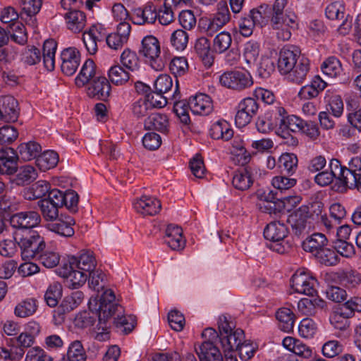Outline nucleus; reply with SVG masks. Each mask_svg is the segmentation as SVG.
<instances>
[{
    "label": "nucleus",
    "instance_id": "48",
    "mask_svg": "<svg viewBox=\"0 0 361 361\" xmlns=\"http://www.w3.org/2000/svg\"><path fill=\"white\" fill-rule=\"evenodd\" d=\"M298 158L295 154L283 153L279 159V166L282 173L291 176L298 169Z\"/></svg>",
    "mask_w": 361,
    "mask_h": 361
},
{
    "label": "nucleus",
    "instance_id": "22",
    "mask_svg": "<svg viewBox=\"0 0 361 361\" xmlns=\"http://www.w3.org/2000/svg\"><path fill=\"white\" fill-rule=\"evenodd\" d=\"M42 4V0H20V16L33 28L36 27L35 16L40 11Z\"/></svg>",
    "mask_w": 361,
    "mask_h": 361
},
{
    "label": "nucleus",
    "instance_id": "36",
    "mask_svg": "<svg viewBox=\"0 0 361 361\" xmlns=\"http://www.w3.org/2000/svg\"><path fill=\"white\" fill-rule=\"evenodd\" d=\"M18 157L16 152L9 148L8 152L0 156V173L11 175L17 171Z\"/></svg>",
    "mask_w": 361,
    "mask_h": 361
},
{
    "label": "nucleus",
    "instance_id": "26",
    "mask_svg": "<svg viewBox=\"0 0 361 361\" xmlns=\"http://www.w3.org/2000/svg\"><path fill=\"white\" fill-rule=\"evenodd\" d=\"M69 264L71 269H78L87 274L92 271L96 266L95 259L90 251H83L78 257H72Z\"/></svg>",
    "mask_w": 361,
    "mask_h": 361
},
{
    "label": "nucleus",
    "instance_id": "24",
    "mask_svg": "<svg viewBox=\"0 0 361 361\" xmlns=\"http://www.w3.org/2000/svg\"><path fill=\"white\" fill-rule=\"evenodd\" d=\"M337 180L341 182L343 189H357L361 191V176L350 172L347 170V167L343 166L341 164L337 173Z\"/></svg>",
    "mask_w": 361,
    "mask_h": 361
},
{
    "label": "nucleus",
    "instance_id": "25",
    "mask_svg": "<svg viewBox=\"0 0 361 361\" xmlns=\"http://www.w3.org/2000/svg\"><path fill=\"white\" fill-rule=\"evenodd\" d=\"M74 224L73 219L70 216H66L64 219L57 218L47 225V228L60 236L69 238L74 235L75 231L73 228Z\"/></svg>",
    "mask_w": 361,
    "mask_h": 361
},
{
    "label": "nucleus",
    "instance_id": "1",
    "mask_svg": "<svg viewBox=\"0 0 361 361\" xmlns=\"http://www.w3.org/2000/svg\"><path fill=\"white\" fill-rule=\"evenodd\" d=\"M114 293L111 289H106L101 295L98 305V319L107 321L110 317H114V324L115 326L123 331L125 334H129L134 329L136 319L135 317L131 314L123 315V308L119 305L115 300Z\"/></svg>",
    "mask_w": 361,
    "mask_h": 361
},
{
    "label": "nucleus",
    "instance_id": "10",
    "mask_svg": "<svg viewBox=\"0 0 361 361\" xmlns=\"http://www.w3.org/2000/svg\"><path fill=\"white\" fill-rule=\"evenodd\" d=\"M325 14L330 20H343L338 27L340 34L345 35L349 32L352 27L353 18L349 14L345 16V8L341 2L335 1L328 5Z\"/></svg>",
    "mask_w": 361,
    "mask_h": 361
},
{
    "label": "nucleus",
    "instance_id": "19",
    "mask_svg": "<svg viewBox=\"0 0 361 361\" xmlns=\"http://www.w3.org/2000/svg\"><path fill=\"white\" fill-rule=\"evenodd\" d=\"M0 109L5 122H15L20 114L18 101L12 96L6 95L0 99Z\"/></svg>",
    "mask_w": 361,
    "mask_h": 361
},
{
    "label": "nucleus",
    "instance_id": "32",
    "mask_svg": "<svg viewBox=\"0 0 361 361\" xmlns=\"http://www.w3.org/2000/svg\"><path fill=\"white\" fill-rule=\"evenodd\" d=\"M165 243L173 250H182L185 246L182 228L176 225H169L166 229Z\"/></svg>",
    "mask_w": 361,
    "mask_h": 361
},
{
    "label": "nucleus",
    "instance_id": "52",
    "mask_svg": "<svg viewBox=\"0 0 361 361\" xmlns=\"http://www.w3.org/2000/svg\"><path fill=\"white\" fill-rule=\"evenodd\" d=\"M324 99L332 114L335 117L339 118L343 112V102L341 96L334 94L330 90H327L325 94Z\"/></svg>",
    "mask_w": 361,
    "mask_h": 361
},
{
    "label": "nucleus",
    "instance_id": "21",
    "mask_svg": "<svg viewBox=\"0 0 361 361\" xmlns=\"http://www.w3.org/2000/svg\"><path fill=\"white\" fill-rule=\"evenodd\" d=\"M189 108L194 114L206 116L213 110L212 101L205 94H198L191 97L188 102Z\"/></svg>",
    "mask_w": 361,
    "mask_h": 361
},
{
    "label": "nucleus",
    "instance_id": "58",
    "mask_svg": "<svg viewBox=\"0 0 361 361\" xmlns=\"http://www.w3.org/2000/svg\"><path fill=\"white\" fill-rule=\"evenodd\" d=\"M232 43L231 34L226 31H222L217 34L213 40V49L215 52L221 54L228 49Z\"/></svg>",
    "mask_w": 361,
    "mask_h": 361
},
{
    "label": "nucleus",
    "instance_id": "23",
    "mask_svg": "<svg viewBox=\"0 0 361 361\" xmlns=\"http://www.w3.org/2000/svg\"><path fill=\"white\" fill-rule=\"evenodd\" d=\"M245 339L244 331L236 329L233 331L220 337V346L222 352H236Z\"/></svg>",
    "mask_w": 361,
    "mask_h": 361
},
{
    "label": "nucleus",
    "instance_id": "7",
    "mask_svg": "<svg viewBox=\"0 0 361 361\" xmlns=\"http://www.w3.org/2000/svg\"><path fill=\"white\" fill-rule=\"evenodd\" d=\"M270 25L276 30L278 39L283 41L288 40L291 37L290 29L297 26V16L295 13L287 12L284 14L271 15Z\"/></svg>",
    "mask_w": 361,
    "mask_h": 361
},
{
    "label": "nucleus",
    "instance_id": "57",
    "mask_svg": "<svg viewBox=\"0 0 361 361\" xmlns=\"http://www.w3.org/2000/svg\"><path fill=\"white\" fill-rule=\"evenodd\" d=\"M314 257L321 264L329 267L336 265L340 259L335 249H331L325 247L317 253Z\"/></svg>",
    "mask_w": 361,
    "mask_h": 361
},
{
    "label": "nucleus",
    "instance_id": "55",
    "mask_svg": "<svg viewBox=\"0 0 361 361\" xmlns=\"http://www.w3.org/2000/svg\"><path fill=\"white\" fill-rule=\"evenodd\" d=\"M35 259L38 260L44 267L51 269L59 264L60 256L58 252L45 247L39 253Z\"/></svg>",
    "mask_w": 361,
    "mask_h": 361
},
{
    "label": "nucleus",
    "instance_id": "4",
    "mask_svg": "<svg viewBox=\"0 0 361 361\" xmlns=\"http://www.w3.org/2000/svg\"><path fill=\"white\" fill-rule=\"evenodd\" d=\"M219 82L222 86L238 92L253 85L252 77L245 69L226 71L220 75Z\"/></svg>",
    "mask_w": 361,
    "mask_h": 361
},
{
    "label": "nucleus",
    "instance_id": "45",
    "mask_svg": "<svg viewBox=\"0 0 361 361\" xmlns=\"http://www.w3.org/2000/svg\"><path fill=\"white\" fill-rule=\"evenodd\" d=\"M255 126L257 130L261 133L266 134L273 130L276 126H278L277 119L274 116V110L258 116Z\"/></svg>",
    "mask_w": 361,
    "mask_h": 361
},
{
    "label": "nucleus",
    "instance_id": "28",
    "mask_svg": "<svg viewBox=\"0 0 361 361\" xmlns=\"http://www.w3.org/2000/svg\"><path fill=\"white\" fill-rule=\"evenodd\" d=\"M326 82L324 81L320 76L314 77L310 84L302 87L298 94L301 99H310L315 98L324 90Z\"/></svg>",
    "mask_w": 361,
    "mask_h": 361
},
{
    "label": "nucleus",
    "instance_id": "3",
    "mask_svg": "<svg viewBox=\"0 0 361 361\" xmlns=\"http://www.w3.org/2000/svg\"><path fill=\"white\" fill-rule=\"evenodd\" d=\"M288 234L287 226L279 221L270 222L264 229V236L269 241L267 246L279 254L286 253L290 249V244L285 241Z\"/></svg>",
    "mask_w": 361,
    "mask_h": 361
},
{
    "label": "nucleus",
    "instance_id": "5",
    "mask_svg": "<svg viewBox=\"0 0 361 361\" xmlns=\"http://www.w3.org/2000/svg\"><path fill=\"white\" fill-rule=\"evenodd\" d=\"M139 53L147 59L151 67L156 71H161L165 66V62L160 56V44L157 37L147 35L141 41Z\"/></svg>",
    "mask_w": 361,
    "mask_h": 361
},
{
    "label": "nucleus",
    "instance_id": "46",
    "mask_svg": "<svg viewBox=\"0 0 361 361\" xmlns=\"http://www.w3.org/2000/svg\"><path fill=\"white\" fill-rule=\"evenodd\" d=\"M276 319L279 324V327L284 332H290L294 326V314L293 312L286 307L280 308L276 313Z\"/></svg>",
    "mask_w": 361,
    "mask_h": 361
},
{
    "label": "nucleus",
    "instance_id": "14",
    "mask_svg": "<svg viewBox=\"0 0 361 361\" xmlns=\"http://www.w3.org/2000/svg\"><path fill=\"white\" fill-rule=\"evenodd\" d=\"M87 84V94L88 97L100 100H105L109 97L111 85L105 77L101 75L94 77Z\"/></svg>",
    "mask_w": 361,
    "mask_h": 361
},
{
    "label": "nucleus",
    "instance_id": "30",
    "mask_svg": "<svg viewBox=\"0 0 361 361\" xmlns=\"http://www.w3.org/2000/svg\"><path fill=\"white\" fill-rule=\"evenodd\" d=\"M67 28L74 33L81 32L86 24L85 14L79 10L68 11L64 14Z\"/></svg>",
    "mask_w": 361,
    "mask_h": 361
},
{
    "label": "nucleus",
    "instance_id": "33",
    "mask_svg": "<svg viewBox=\"0 0 361 361\" xmlns=\"http://www.w3.org/2000/svg\"><path fill=\"white\" fill-rule=\"evenodd\" d=\"M328 243L327 238L321 233H314L308 236L302 244L305 252L312 253L314 256Z\"/></svg>",
    "mask_w": 361,
    "mask_h": 361
},
{
    "label": "nucleus",
    "instance_id": "41",
    "mask_svg": "<svg viewBox=\"0 0 361 361\" xmlns=\"http://www.w3.org/2000/svg\"><path fill=\"white\" fill-rule=\"evenodd\" d=\"M169 118L166 114L159 113L151 114L145 121V128L149 130H156L161 133L168 130Z\"/></svg>",
    "mask_w": 361,
    "mask_h": 361
},
{
    "label": "nucleus",
    "instance_id": "51",
    "mask_svg": "<svg viewBox=\"0 0 361 361\" xmlns=\"http://www.w3.org/2000/svg\"><path fill=\"white\" fill-rule=\"evenodd\" d=\"M37 176V171L34 166L25 165L20 168L14 182L18 185H28L36 180Z\"/></svg>",
    "mask_w": 361,
    "mask_h": 361
},
{
    "label": "nucleus",
    "instance_id": "15",
    "mask_svg": "<svg viewBox=\"0 0 361 361\" xmlns=\"http://www.w3.org/2000/svg\"><path fill=\"white\" fill-rule=\"evenodd\" d=\"M308 218L307 207H300L289 215L287 222L291 226L294 233L296 235H300L303 233L308 231L310 228Z\"/></svg>",
    "mask_w": 361,
    "mask_h": 361
},
{
    "label": "nucleus",
    "instance_id": "17",
    "mask_svg": "<svg viewBox=\"0 0 361 361\" xmlns=\"http://www.w3.org/2000/svg\"><path fill=\"white\" fill-rule=\"evenodd\" d=\"M133 208L142 216H153L159 213L161 203L155 197L143 195L133 202Z\"/></svg>",
    "mask_w": 361,
    "mask_h": 361
},
{
    "label": "nucleus",
    "instance_id": "44",
    "mask_svg": "<svg viewBox=\"0 0 361 361\" xmlns=\"http://www.w3.org/2000/svg\"><path fill=\"white\" fill-rule=\"evenodd\" d=\"M325 306V301L320 298H302L298 302V309L300 312L305 315L315 314L316 309H322Z\"/></svg>",
    "mask_w": 361,
    "mask_h": 361
},
{
    "label": "nucleus",
    "instance_id": "2",
    "mask_svg": "<svg viewBox=\"0 0 361 361\" xmlns=\"http://www.w3.org/2000/svg\"><path fill=\"white\" fill-rule=\"evenodd\" d=\"M15 240L20 248L21 257L24 260L35 259L46 246L44 238L35 230L27 231L23 234L16 232Z\"/></svg>",
    "mask_w": 361,
    "mask_h": 361
},
{
    "label": "nucleus",
    "instance_id": "18",
    "mask_svg": "<svg viewBox=\"0 0 361 361\" xmlns=\"http://www.w3.org/2000/svg\"><path fill=\"white\" fill-rule=\"evenodd\" d=\"M219 345L202 342L195 346V352L200 361H224Z\"/></svg>",
    "mask_w": 361,
    "mask_h": 361
},
{
    "label": "nucleus",
    "instance_id": "59",
    "mask_svg": "<svg viewBox=\"0 0 361 361\" xmlns=\"http://www.w3.org/2000/svg\"><path fill=\"white\" fill-rule=\"evenodd\" d=\"M37 204L42 215L46 221H54L59 217V207L56 206L50 201L49 202L44 199L38 201Z\"/></svg>",
    "mask_w": 361,
    "mask_h": 361
},
{
    "label": "nucleus",
    "instance_id": "16",
    "mask_svg": "<svg viewBox=\"0 0 361 361\" xmlns=\"http://www.w3.org/2000/svg\"><path fill=\"white\" fill-rule=\"evenodd\" d=\"M61 68L66 75H73L80 61L79 51L75 47H68L63 49L61 54Z\"/></svg>",
    "mask_w": 361,
    "mask_h": 361
},
{
    "label": "nucleus",
    "instance_id": "54",
    "mask_svg": "<svg viewBox=\"0 0 361 361\" xmlns=\"http://www.w3.org/2000/svg\"><path fill=\"white\" fill-rule=\"evenodd\" d=\"M120 62L123 67L131 72L137 71L140 65L137 54L129 49H126L122 52Z\"/></svg>",
    "mask_w": 361,
    "mask_h": 361
},
{
    "label": "nucleus",
    "instance_id": "62",
    "mask_svg": "<svg viewBox=\"0 0 361 361\" xmlns=\"http://www.w3.org/2000/svg\"><path fill=\"white\" fill-rule=\"evenodd\" d=\"M259 54V44L255 41H249L244 44L243 57L245 62L249 64L256 63Z\"/></svg>",
    "mask_w": 361,
    "mask_h": 361
},
{
    "label": "nucleus",
    "instance_id": "20",
    "mask_svg": "<svg viewBox=\"0 0 361 361\" xmlns=\"http://www.w3.org/2000/svg\"><path fill=\"white\" fill-rule=\"evenodd\" d=\"M102 31V25H93L82 34V42L90 54L94 55L97 52V43L103 37Z\"/></svg>",
    "mask_w": 361,
    "mask_h": 361
},
{
    "label": "nucleus",
    "instance_id": "49",
    "mask_svg": "<svg viewBox=\"0 0 361 361\" xmlns=\"http://www.w3.org/2000/svg\"><path fill=\"white\" fill-rule=\"evenodd\" d=\"M338 279L341 284L348 288H355L361 284V274L356 270H343L339 273Z\"/></svg>",
    "mask_w": 361,
    "mask_h": 361
},
{
    "label": "nucleus",
    "instance_id": "11",
    "mask_svg": "<svg viewBox=\"0 0 361 361\" xmlns=\"http://www.w3.org/2000/svg\"><path fill=\"white\" fill-rule=\"evenodd\" d=\"M352 312H344L340 308L330 317V322L335 329V336L341 339H346L350 335V321Z\"/></svg>",
    "mask_w": 361,
    "mask_h": 361
},
{
    "label": "nucleus",
    "instance_id": "43",
    "mask_svg": "<svg viewBox=\"0 0 361 361\" xmlns=\"http://www.w3.org/2000/svg\"><path fill=\"white\" fill-rule=\"evenodd\" d=\"M19 157L23 161H30L37 158L42 151L41 145L35 141L20 144L18 147Z\"/></svg>",
    "mask_w": 361,
    "mask_h": 361
},
{
    "label": "nucleus",
    "instance_id": "50",
    "mask_svg": "<svg viewBox=\"0 0 361 361\" xmlns=\"http://www.w3.org/2000/svg\"><path fill=\"white\" fill-rule=\"evenodd\" d=\"M108 75L111 82L116 85H122L130 78L129 71L124 69V67L120 65L111 66L108 71Z\"/></svg>",
    "mask_w": 361,
    "mask_h": 361
},
{
    "label": "nucleus",
    "instance_id": "40",
    "mask_svg": "<svg viewBox=\"0 0 361 361\" xmlns=\"http://www.w3.org/2000/svg\"><path fill=\"white\" fill-rule=\"evenodd\" d=\"M97 76L98 75L96 73L94 62L92 59H87L82 66L78 75L75 78V84L78 87H83Z\"/></svg>",
    "mask_w": 361,
    "mask_h": 361
},
{
    "label": "nucleus",
    "instance_id": "8",
    "mask_svg": "<svg viewBox=\"0 0 361 361\" xmlns=\"http://www.w3.org/2000/svg\"><path fill=\"white\" fill-rule=\"evenodd\" d=\"M259 105L252 97H246L240 100L236 106L235 123L238 128H242L250 123L257 114Z\"/></svg>",
    "mask_w": 361,
    "mask_h": 361
},
{
    "label": "nucleus",
    "instance_id": "27",
    "mask_svg": "<svg viewBox=\"0 0 361 361\" xmlns=\"http://www.w3.org/2000/svg\"><path fill=\"white\" fill-rule=\"evenodd\" d=\"M338 167H340V161L336 159H331L328 169L319 171L314 176L315 183L322 187L329 185L333 182L334 179H337Z\"/></svg>",
    "mask_w": 361,
    "mask_h": 361
},
{
    "label": "nucleus",
    "instance_id": "6",
    "mask_svg": "<svg viewBox=\"0 0 361 361\" xmlns=\"http://www.w3.org/2000/svg\"><path fill=\"white\" fill-rule=\"evenodd\" d=\"M317 280L309 271L298 269L291 278V286L295 292L314 297L317 295Z\"/></svg>",
    "mask_w": 361,
    "mask_h": 361
},
{
    "label": "nucleus",
    "instance_id": "64",
    "mask_svg": "<svg viewBox=\"0 0 361 361\" xmlns=\"http://www.w3.org/2000/svg\"><path fill=\"white\" fill-rule=\"evenodd\" d=\"M84 299V294L80 290L73 292L70 295L64 298L61 302L63 311L71 312L81 304Z\"/></svg>",
    "mask_w": 361,
    "mask_h": 361
},
{
    "label": "nucleus",
    "instance_id": "47",
    "mask_svg": "<svg viewBox=\"0 0 361 361\" xmlns=\"http://www.w3.org/2000/svg\"><path fill=\"white\" fill-rule=\"evenodd\" d=\"M59 160V154L55 151L47 150L37 157L36 164L42 171H45L54 168Z\"/></svg>",
    "mask_w": 361,
    "mask_h": 361
},
{
    "label": "nucleus",
    "instance_id": "63",
    "mask_svg": "<svg viewBox=\"0 0 361 361\" xmlns=\"http://www.w3.org/2000/svg\"><path fill=\"white\" fill-rule=\"evenodd\" d=\"M67 357L69 361L86 360V353L80 341H74L69 345Z\"/></svg>",
    "mask_w": 361,
    "mask_h": 361
},
{
    "label": "nucleus",
    "instance_id": "13",
    "mask_svg": "<svg viewBox=\"0 0 361 361\" xmlns=\"http://www.w3.org/2000/svg\"><path fill=\"white\" fill-rule=\"evenodd\" d=\"M274 116L277 119L278 126L284 130L300 131L303 120L295 115H289L282 106L275 107Z\"/></svg>",
    "mask_w": 361,
    "mask_h": 361
},
{
    "label": "nucleus",
    "instance_id": "31",
    "mask_svg": "<svg viewBox=\"0 0 361 361\" xmlns=\"http://www.w3.org/2000/svg\"><path fill=\"white\" fill-rule=\"evenodd\" d=\"M157 13L152 5H147L143 8H137L133 10L131 20L137 25L154 23L157 19Z\"/></svg>",
    "mask_w": 361,
    "mask_h": 361
},
{
    "label": "nucleus",
    "instance_id": "60",
    "mask_svg": "<svg viewBox=\"0 0 361 361\" xmlns=\"http://www.w3.org/2000/svg\"><path fill=\"white\" fill-rule=\"evenodd\" d=\"M322 70L325 75L331 78H336L343 72L340 61L334 56L329 57L324 61Z\"/></svg>",
    "mask_w": 361,
    "mask_h": 361
},
{
    "label": "nucleus",
    "instance_id": "53",
    "mask_svg": "<svg viewBox=\"0 0 361 361\" xmlns=\"http://www.w3.org/2000/svg\"><path fill=\"white\" fill-rule=\"evenodd\" d=\"M195 49L206 66H212L214 59L210 51V43L207 38H200L195 45Z\"/></svg>",
    "mask_w": 361,
    "mask_h": 361
},
{
    "label": "nucleus",
    "instance_id": "56",
    "mask_svg": "<svg viewBox=\"0 0 361 361\" xmlns=\"http://www.w3.org/2000/svg\"><path fill=\"white\" fill-rule=\"evenodd\" d=\"M62 296V286L59 283L54 282L49 286L45 294L44 300L51 307H56Z\"/></svg>",
    "mask_w": 361,
    "mask_h": 361
},
{
    "label": "nucleus",
    "instance_id": "9",
    "mask_svg": "<svg viewBox=\"0 0 361 361\" xmlns=\"http://www.w3.org/2000/svg\"><path fill=\"white\" fill-rule=\"evenodd\" d=\"M9 221L13 228L20 230L25 233L40 224L41 216L35 211L20 212L13 214Z\"/></svg>",
    "mask_w": 361,
    "mask_h": 361
},
{
    "label": "nucleus",
    "instance_id": "35",
    "mask_svg": "<svg viewBox=\"0 0 361 361\" xmlns=\"http://www.w3.org/2000/svg\"><path fill=\"white\" fill-rule=\"evenodd\" d=\"M63 276L66 278L67 286L72 289H77L82 286L87 278L86 272L78 269H71L70 265L64 267Z\"/></svg>",
    "mask_w": 361,
    "mask_h": 361
},
{
    "label": "nucleus",
    "instance_id": "38",
    "mask_svg": "<svg viewBox=\"0 0 361 361\" xmlns=\"http://www.w3.org/2000/svg\"><path fill=\"white\" fill-rule=\"evenodd\" d=\"M290 197V195L281 196L279 192L274 193L270 191L267 195H264L265 212L269 214H276V211H280L284 207L285 201H289Z\"/></svg>",
    "mask_w": 361,
    "mask_h": 361
},
{
    "label": "nucleus",
    "instance_id": "29",
    "mask_svg": "<svg viewBox=\"0 0 361 361\" xmlns=\"http://www.w3.org/2000/svg\"><path fill=\"white\" fill-rule=\"evenodd\" d=\"M309 71V60L305 57H301L294 68L285 75H287V79L289 81L295 84H301L306 79Z\"/></svg>",
    "mask_w": 361,
    "mask_h": 361
},
{
    "label": "nucleus",
    "instance_id": "12",
    "mask_svg": "<svg viewBox=\"0 0 361 361\" xmlns=\"http://www.w3.org/2000/svg\"><path fill=\"white\" fill-rule=\"evenodd\" d=\"M300 59V51L298 48L295 47H284L280 51L278 59L279 72L283 75L290 72Z\"/></svg>",
    "mask_w": 361,
    "mask_h": 361
},
{
    "label": "nucleus",
    "instance_id": "37",
    "mask_svg": "<svg viewBox=\"0 0 361 361\" xmlns=\"http://www.w3.org/2000/svg\"><path fill=\"white\" fill-rule=\"evenodd\" d=\"M233 187L239 190H246L253 184V178L250 167L243 168L237 171L232 179Z\"/></svg>",
    "mask_w": 361,
    "mask_h": 361
},
{
    "label": "nucleus",
    "instance_id": "34",
    "mask_svg": "<svg viewBox=\"0 0 361 361\" xmlns=\"http://www.w3.org/2000/svg\"><path fill=\"white\" fill-rule=\"evenodd\" d=\"M209 135L214 140L228 141L233 137V130L226 121L219 120L211 126Z\"/></svg>",
    "mask_w": 361,
    "mask_h": 361
},
{
    "label": "nucleus",
    "instance_id": "42",
    "mask_svg": "<svg viewBox=\"0 0 361 361\" xmlns=\"http://www.w3.org/2000/svg\"><path fill=\"white\" fill-rule=\"evenodd\" d=\"M57 48V43L53 39H47L43 44V63L47 71H53L55 63V54Z\"/></svg>",
    "mask_w": 361,
    "mask_h": 361
},
{
    "label": "nucleus",
    "instance_id": "61",
    "mask_svg": "<svg viewBox=\"0 0 361 361\" xmlns=\"http://www.w3.org/2000/svg\"><path fill=\"white\" fill-rule=\"evenodd\" d=\"M50 190V185L46 180H38L32 185L30 191L26 194V198L29 200L39 199L48 194Z\"/></svg>",
    "mask_w": 361,
    "mask_h": 361
},
{
    "label": "nucleus",
    "instance_id": "39",
    "mask_svg": "<svg viewBox=\"0 0 361 361\" xmlns=\"http://www.w3.org/2000/svg\"><path fill=\"white\" fill-rule=\"evenodd\" d=\"M38 308V300L35 298H27L20 300L15 307L14 314L19 318L32 316Z\"/></svg>",
    "mask_w": 361,
    "mask_h": 361
}]
</instances>
